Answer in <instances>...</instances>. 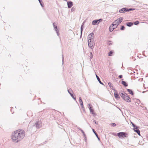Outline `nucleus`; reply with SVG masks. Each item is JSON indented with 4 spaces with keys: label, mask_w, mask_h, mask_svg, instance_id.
Masks as SVG:
<instances>
[{
    "label": "nucleus",
    "mask_w": 148,
    "mask_h": 148,
    "mask_svg": "<svg viewBox=\"0 0 148 148\" xmlns=\"http://www.w3.org/2000/svg\"><path fill=\"white\" fill-rule=\"evenodd\" d=\"M99 24V22H98L97 19L95 20H93L92 23V24L93 25H95L97 24Z\"/></svg>",
    "instance_id": "nucleus-17"
},
{
    "label": "nucleus",
    "mask_w": 148,
    "mask_h": 148,
    "mask_svg": "<svg viewBox=\"0 0 148 148\" xmlns=\"http://www.w3.org/2000/svg\"><path fill=\"white\" fill-rule=\"evenodd\" d=\"M127 8H124L121 9L119 10V12L120 13H123V12H127Z\"/></svg>",
    "instance_id": "nucleus-13"
},
{
    "label": "nucleus",
    "mask_w": 148,
    "mask_h": 148,
    "mask_svg": "<svg viewBox=\"0 0 148 148\" xmlns=\"http://www.w3.org/2000/svg\"><path fill=\"white\" fill-rule=\"evenodd\" d=\"M122 75H119V78H122Z\"/></svg>",
    "instance_id": "nucleus-39"
},
{
    "label": "nucleus",
    "mask_w": 148,
    "mask_h": 148,
    "mask_svg": "<svg viewBox=\"0 0 148 148\" xmlns=\"http://www.w3.org/2000/svg\"><path fill=\"white\" fill-rule=\"evenodd\" d=\"M39 3L41 6L42 7H43V3L42 2V1Z\"/></svg>",
    "instance_id": "nucleus-33"
},
{
    "label": "nucleus",
    "mask_w": 148,
    "mask_h": 148,
    "mask_svg": "<svg viewBox=\"0 0 148 148\" xmlns=\"http://www.w3.org/2000/svg\"><path fill=\"white\" fill-rule=\"evenodd\" d=\"M83 28H84V26L81 25V31H80V33H81V35H80V37L81 38L82 36V31L83 29Z\"/></svg>",
    "instance_id": "nucleus-23"
},
{
    "label": "nucleus",
    "mask_w": 148,
    "mask_h": 148,
    "mask_svg": "<svg viewBox=\"0 0 148 148\" xmlns=\"http://www.w3.org/2000/svg\"><path fill=\"white\" fill-rule=\"evenodd\" d=\"M139 23V22L138 21H136L134 23V24L135 25H138Z\"/></svg>",
    "instance_id": "nucleus-31"
},
{
    "label": "nucleus",
    "mask_w": 148,
    "mask_h": 148,
    "mask_svg": "<svg viewBox=\"0 0 148 148\" xmlns=\"http://www.w3.org/2000/svg\"><path fill=\"white\" fill-rule=\"evenodd\" d=\"M64 59V58L63 56V55H62V63L63 64V63Z\"/></svg>",
    "instance_id": "nucleus-38"
},
{
    "label": "nucleus",
    "mask_w": 148,
    "mask_h": 148,
    "mask_svg": "<svg viewBox=\"0 0 148 148\" xmlns=\"http://www.w3.org/2000/svg\"><path fill=\"white\" fill-rule=\"evenodd\" d=\"M143 79L142 78H140L138 79V81H142Z\"/></svg>",
    "instance_id": "nucleus-40"
},
{
    "label": "nucleus",
    "mask_w": 148,
    "mask_h": 148,
    "mask_svg": "<svg viewBox=\"0 0 148 148\" xmlns=\"http://www.w3.org/2000/svg\"><path fill=\"white\" fill-rule=\"evenodd\" d=\"M88 47L92 49L95 44L94 42V40H88Z\"/></svg>",
    "instance_id": "nucleus-4"
},
{
    "label": "nucleus",
    "mask_w": 148,
    "mask_h": 148,
    "mask_svg": "<svg viewBox=\"0 0 148 148\" xmlns=\"http://www.w3.org/2000/svg\"><path fill=\"white\" fill-rule=\"evenodd\" d=\"M93 122H95V124H97V122H96V121H95L94 120V121Z\"/></svg>",
    "instance_id": "nucleus-43"
},
{
    "label": "nucleus",
    "mask_w": 148,
    "mask_h": 148,
    "mask_svg": "<svg viewBox=\"0 0 148 148\" xmlns=\"http://www.w3.org/2000/svg\"><path fill=\"white\" fill-rule=\"evenodd\" d=\"M68 7V8H71L73 5V3L71 1H68L67 2Z\"/></svg>",
    "instance_id": "nucleus-15"
},
{
    "label": "nucleus",
    "mask_w": 148,
    "mask_h": 148,
    "mask_svg": "<svg viewBox=\"0 0 148 148\" xmlns=\"http://www.w3.org/2000/svg\"><path fill=\"white\" fill-rule=\"evenodd\" d=\"M119 94L121 96L123 99V97H124L126 96V94L123 91H121L119 92Z\"/></svg>",
    "instance_id": "nucleus-11"
},
{
    "label": "nucleus",
    "mask_w": 148,
    "mask_h": 148,
    "mask_svg": "<svg viewBox=\"0 0 148 148\" xmlns=\"http://www.w3.org/2000/svg\"><path fill=\"white\" fill-rule=\"evenodd\" d=\"M88 108L90 111V112L91 114L93 115L94 116L96 115V114L94 112V110L92 109V107L90 106L91 104H88Z\"/></svg>",
    "instance_id": "nucleus-6"
},
{
    "label": "nucleus",
    "mask_w": 148,
    "mask_h": 148,
    "mask_svg": "<svg viewBox=\"0 0 148 148\" xmlns=\"http://www.w3.org/2000/svg\"><path fill=\"white\" fill-rule=\"evenodd\" d=\"M75 8H72L71 9V11L72 12H73L75 10Z\"/></svg>",
    "instance_id": "nucleus-37"
},
{
    "label": "nucleus",
    "mask_w": 148,
    "mask_h": 148,
    "mask_svg": "<svg viewBox=\"0 0 148 148\" xmlns=\"http://www.w3.org/2000/svg\"><path fill=\"white\" fill-rule=\"evenodd\" d=\"M108 45H112V44L111 43H110Z\"/></svg>",
    "instance_id": "nucleus-46"
},
{
    "label": "nucleus",
    "mask_w": 148,
    "mask_h": 148,
    "mask_svg": "<svg viewBox=\"0 0 148 148\" xmlns=\"http://www.w3.org/2000/svg\"><path fill=\"white\" fill-rule=\"evenodd\" d=\"M36 127L37 128H40L41 127V123L40 122H38L36 124Z\"/></svg>",
    "instance_id": "nucleus-16"
},
{
    "label": "nucleus",
    "mask_w": 148,
    "mask_h": 148,
    "mask_svg": "<svg viewBox=\"0 0 148 148\" xmlns=\"http://www.w3.org/2000/svg\"><path fill=\"white\" fill-rule=\"evenodd\" d=\"M92 130L94 134H95L96 137H97L98 135L97 133H96V131H95V130L94 129H92Z\"/></svg>",
    "instance_id": "nucleus-25"
},
{
    "label": "nucleus",
    "mask_w": 148,
    "mask_h": 148,
    "mask_svg": "<svg viewBox=\"0 0 148 148\" xmlns=\"http://www.w3.org/2000/svg\"><path fill=\"white\" fill-rule=\"evenodd\" d=\"M115 27V26H114V27H113V28H114L115 29V28H114V27Z\"/></svg>",
    "instance_id": "nucleus-48"
},
{
    "label": "nucleus",
    "mask_w": 148,
    "mask_h": 148,
    "mask_svg": "<svg viewBox=\"0 0 148 148\" xmlns=\"http://www.w3.org/2000/svg\"><path fill=\"white\" fill-rule=\"evenodd\" d=\"M90 59H92L93 58V55L91 52H90Z\"/></svg>",
    "instance_id": "nucleus-28"
},
{
    "label": "nucleus",
    "mask_w": 148,
    "mask_h": 148,
    "mask_svg": "<svg viewBox=\"0 0 148 148\" xmlns=\"http://www.w3.org/2000/svg\"><path fill=\"white\" fill-rule=\"evenodd\" d=\"M108 85L110 87V88H111V87L112 86L111 85H112L111 83H110V82H109L108 83Z\"/></svg>",
    "instance_id": "nucleus-35"
},
{
    "label": "nucleus",
    "mask_w": 148,
    "mask_h": 148,
    "mask_svg": "<svg viewBox=\"0 0 148 148\" xmlns=\"http://www.w3.org/2000/svg\"><path fill=\"white\" fill-rule=\"evenodd\" d=\"M94 34V33L93 32L89 34L88 36V40H94L93 37Z\"/></svg>",
    "instance_id": "nucleus-7"
},
{
    "label": "nucleus",
    "mask_w": 148,
    "mask_h": 148,
    "mask_svg": "<svg viewBox=\"0 0 148 148\" xmlns=\"http://www.w3.org/2000/svg\"><path fill=\"white\" fill-rule=\"evenodd\" d=\"M25 136V132L23 130H19L12 133V139L15 143H18L22 140Z\"/></svg>",
    "instance_id": "nucleus-1"
},
{
    "label": "nucleus",
    "mask_w": 148,
    "mask_h": 148,
    "mask_svg": "<svg viewBox=\"0 0 148 148\" xmlns=\"http://www.w3.org/2000/svg\"><path fill=\"white\" fill-rule=\"evenodd\" d=\"M131 123L132 125V126L134 127V128H135L136 127H137V126H136V125H135L133 122H131Z\"/></svg>",
    "instance_id": "nucleus-30"
},
{
    "label": "nucleus",
    "mask_w": 148,
    "mask_h": 148,
    "mask_svg": "<svg viewBox=\"0 0 148 148\" xmlns=\"http://www.w3.org/2000/svg\"><path fill=\"white\" fill-rule=\"evenodd\" d=\"M114 51H113L112 50L110 51L108 53V56H112V54L113 53Z\"/></svg>",
    "instance_id": "nucleus-24"
},
{
    "label": "nucleus",
    "mask_w": 148,
    "mask_h": 148,
    "mask_svg": "<svg viewBox=\"0 0 148 148\" xmlns=\"http://www.w3.org/2000/svg\"><path fill=\"white\" fill-rule=\"evenodd\" d=\"M127 134L124 132H120L117 133V135L119 138L126 137H127Z\"/></svg>",
    "instance_id": "nucleus-3"
},
{
    "label": "nucleus",
    "mask_w": 148,
    "mask_h": 148,
    "mask_svg": "<svg viewBox=\"0 0 148 148\" xmlns=\"http://www.w3.org/2000/svg\"><path fill=\"white\" fill-rule=\"evenodd\" d=\"M96 75L98 81L99 82V83L103 85V83L102 82H101L100 79L99 77V76L98 75H97L96 74Z\"/></svg>",
    "instance_id": "nucleus-18"
},
{
    "label": "nucleus",
    "mask_w": 148,
    "mask_h": 148,
    "mask_svg": "<svg viewBox=\"0 0 148 148\" xmlns=\"http://www.w3.org/2000/svg\"><path fill=\"white\" fill-rule=\"evenodd\" d=\"M98 22H101L103 21V19L102 18H100L99 19H97Z\"/></svg>",
    "instance_id": "nucleus-32"
},
{
    "label": "nucleus",
    "mask_w": 148,
    "mask_h": 148,
    "mask_svg": "<svg viewBox=\"0 0 148 148\" xmlns=\"http://www.w3.org/2000/svg\"><path fill=\"white\" fill-rule=\"evenodd\" d=\"M126 96L123 97V99L125 101L130 102H131V99L127 95V94H126Z\"/></svg>",
    "instance_id": "nucleus-5"
},
{
    "label": "nucleus",
    "mask_w": 148,
    "mask_h": 148,
    "mask_svg": "<svg viewBox=\"0 0 148 148\" xmlns=\"http://www.w3.org/2000/svg\"><path fill=\"white\" fill-rule=\"evenodd\" d=\"M119 109L120 111H121V110L120 108H119Z\"/></svg>",
    "instance_id": "nucleus-49"
},
{
    "label": "nucleus",
    "mask_w": 148,
    "mask_h": 148,
    "mask_svg": "<svg viewBox=\"0 0 148 148\" xmlns=\"http://www.w3.org/2000/svg\"><path fill=\"white\" fill-rule=\"evenodd\" d=\"M98 139V140H100V138L99 137H98H98H97Z\"/></svg>",
    "instance_id": "nucleus-42"
},
{
    "label": "nucleus",
    "mask_w": 148,
    "mask_h": 148,
    "mask_svg": "<svg viewBox=\"0 0 148 148\" xmlns=\"http://www.w3.org/2000/svg\"><path fill=\"white\" fill-rule=\"evenodd\" d=\"M85 21L82 24V25L84 26V25Z\"/></svg>",
    "instance_id": "nucleus-41"
},
{
    "label": "nucleus",
    "mask_w": 148,
    "mask_h": 148,
    "mask_svg": "<svg viewBox=\"0 0 148 148\" xmlns=\"http://www.w3.org/2000/svg\"><path fill=\"white\" fill-rule=\"evenodd\" d=\"M77 128H78L79 130L80 129H81V128H80V127H79Z\"/></svg>",
    "instance_id": "nucleus-47"
},
{
    "label": "nucleus",
    "mask_w": 148,
    "mask_h": 148,
    "mask_svg": "<svg viewBox=\"0 0 148 148\" xmlns=\"http://www.w3.org/2000/svg\"><path fill=\"white\" fill-rule=\"evenodd\" d=\"M53 25L54 27V29L56 32V33L57 34V35L59 36V33L58 29L57 28V26L55 25V23H53Z\"/></svg>",
    "instance_id": "nucleus-9"
},
{
    "label": "nucleus",
    "mask_w": 148,
    "mask_h": 148,
    "mask_svg": "<svg viewBox=\"0 0 148 148\" xmlns=\"http://www.w3.org/2000/svg\"><path fill=\"white\" fill-rule=\"evenodd\" d=\"M65 1H67V0H64Z\"/></svg>",
    "instance_id": "nucleus-50"
},
{
    "label": "nucleus",
    "mask_w": 148,
    "mask_h": 148,
    "mask_svg": "<svg viewBox=\"0 0 148 148\" xmlns=\"http://www.w3.org/2000/svg\"><path fill=\"white\" fill-rule=\"evenodd\" d=\"M79 130H80L81 132H82V131H83V130H82L81 129H80Z\"/></svg>",
    "instance_id": "nucleus-45"
},
{
    "label": "nucleus",
    "mask_w": 148,
    "mask_h": 148,
    "mask_svg": "<svg viewBox=\"0 0 148 148\" xmlns=\"http://www.w3.org/2000/svg\"><path fill=\"white\" fill-rule=\"evenodd\" d=\"M114 26L113 25H111L109 27V30L110 32H112L114 29V28H113Z\"/></svg>",
    "instance_id": "nucleus-19"
},
{
    "label": "nucleus",
    "mask_w": 148,
    "mask_h": 148,
    "mask_svg": "<svg viewBox=\"0 0 148 148\" xmlns=\"http://www.w3.org/2000/svg\"><path fill=\"white\" fill-rule=\"evenodd\" d=\"M111 125L112 126L114 127L116 126V124L115 123H111Z\"/></svg>",
    "instance_id": "nucleus-29"
},
{
    "label": "nucleus",
    "mask_w": 148,
    "mask_h": 148,
    "mask_svg": "<svg viewBox=\"0 0 148 148\" xmlns=\"http://www.w3.org/2000/svg\"><path fill=\"white\" fill-rule=\"evenodd\" d=\"M139 127L137 126L135 128H134L133 130H134V131L136 132L138 135H140V131L138 129V128Z\"/></svg>",
    "instance_id": "nucleus-10"
},
{
    "label": "nucleus",
    "mask_w": 148,
    "mask_h": 148,
    "mask_svg": "<svg viewBox=\"0 0 148 148\" xmlns=\"http://www.w3.org/2000/svg\"><path fill=\"white\" fill-rule=\"evenodd\" d=\"M82 132L84 136V137H86V134H85L84 132L83 131H82Z\"/></svg>",
    "instance_id": "nucleus-36"
},
{
    "label": "nucleus",
    "mask_w": 148,
    "mask_h": 148,
    "mask_svg": "<svg viewBox=\"0 0 148 148\" xmlns=\"http://www.w3.org/2000/svg\"><path fill=\"white\" fill-rule=\"evenodd\" d=\"M121 84L123 85H124L125 87L128 86V84H127V83L125 81H122L121 82Z\"/></svg>",
    "instance_id": "nucleus-22"
},
{
    "label": "nucleus",
    "mask_w": 148,
    "mask_h": 148,
    "mask_svg": "<svg viewBox=\"0 0 148 148\" xmlns=\"http://www.w3.org/2000/svg\"><path fill=\"white\" fill-rule=\"evenodd\" d=\"M114 96L117 99H119L120 98L119 96V94L117 93V91H115V92L114 93Z\"/></svg>",
    "instance_id": "nucleus-14"
},
{
    "label": "nucleus",
    "mask_w": 148,
    "mask_h": 148,
    "mask_svg": "<svg viewBox=\"0 0 148 148\" xmlns=\"http://www.w3.org/2000/svg\"><path fill=\"white\" fill-rule=\"evenodd\" d=\"M125 29V27L123 25L121 26L120 28V29L122 30H124Z\"/></svg>",
    "instance_id": "nucleus-27"
},
{
    "label": "nucleus",
    "mask_w": 148,
    "mask_h": 148,
    "mask_svg": "<svg viewBox=\"0 0 148 148\" xmlns=\"http://www.w3.org/2000/svg\"><path fill=\"white\" fill-rule=\"evenodd\" d=\"M134 10V9L132 8H130L129 9L127 8V12H130L132 10Z\"/></svg>",
    "instance_id": "nucleus-26"
},
{
    "label": "nucleus",
    "mask_w": 148,
    "mask_h": 148,
    "mask_svg": "<svg viewBox=\"0 0 148 148\" xmlns=\"http://www.w3.org/2000/svg\"><path fill=\"white\" fill-rule=\"evenodd\" d=\"M127 90L129 93L131 94L132 95H134V93L133 92L131 89H127Z\"/></svg>",
    "instance_id": "nucleus-20"
},
{
    "label": "nucleus",
    "mask_w": 148,
    "mask_h": 148,
    "mask_svg": "<svg viewBox=\"0 0 148 148\" xmlns=\"http://www.w3.org/2000/svg\"><path fill=\"white\" fill-rule=\"evenodd\" d=\"M38 0L39 2H40L41 1H42V0Z\"/></svg>",
    "instance_id": "nucleus-44"
},
{
    "label": "nucleus",
    "mask_w": 148,
    "mask_h": 148,
    "mask_svg": "<svg viewBox=\"0 0 148 148\" xmlns=\"http://www.w3.org/2000/svg\"><path fill=\"white\" fill-rule=\"evenodd\" d=\"M133 24L132 22H128L127 23L126 25L128 27H131L133 25Z\"/></svg>",
    "instance_id": "nucleus-21"
},
{
    "label": "nucleus",
    "mask_w": 148,
    "mask_h": 148,
    "mask_svg": "<svg viewBox=\"0 0 148 148\" xmlns=\"http://www.w3.org/2000/svg\"><path fill=\"white\" fill-rule=\"evenodd\" d=\"M111 87V88H110L111 89H112L113 90H114L115 91H116V90L114 89V88L112 86Z\"/></svg>",
    "instance_id": "nucleus-34"
},
{
    "label": "nucleus",
    "mask_w": 148,
    "mask_h": 148,
    "mask_svg": "<svg viewBox=\"0 0 148 148\" xmlns=\"http://www.w3.org/2000/svg\"><path fill=\"white\" fill-rule=\"evenodd\" d=\"M79 103L80 104L81 107L83 108L84 110V106L83 102L82 99L81 97H79Z\"/></svg>",
    "instance_id": "nucleus-12"
},
{
    "label": "nucleus",
    "mask_w": 148,
    "mask_h": 148,
    "mask_svg": "<svg viewBox=\"0 0 148 148\" xmlns=\"http://www.w3.org/2000/svg\"><path fill=\"white\" fill-rule=\"evenodd\" d=\"M123 19V17H120L117 19L116 20L114 21L112 24V25L113 26H115L114 28L117 27L118 25L120 24Z\"/></svg>",
    "instance_id": "nucleus-2"
},
{
    "label": "nucleus",
    "mask_w": 148,
    "mask_h": 148,
    "mask_svg": "<svg viewBox=\"0 0 148 148\" xmlns=\"http://www.w3.org/2000/svg\"><path fill=\"white\" fill-rule=\"evenodd\" d=\"M68 93L69 94L71 95L72 98L75 100H76V98L75 97H74L73 95V94L72 93L73 92V91L71 89H68Z\"/></svg>",
    "instance_id": "nucleus-8"
}]
</instances>
